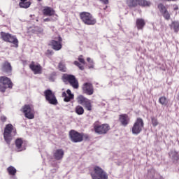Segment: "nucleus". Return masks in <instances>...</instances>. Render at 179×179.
I'll return each instance as SVG.
<instances>
[{"instance_id":"nucleus-1","label":"nucleus","mask_w":179,"mask_h":179,"mask_svg":"<svg viewBox=\"0 0 179 179\" xmlns=\"http://www.w3.org/2000/svg\"><path fill=\"white\" fill-rule=\"evenodd\" d=\"M16 136V128L12 125V124H8L6 125L3 133V138L8 145H10L13 136Z\"/></svg>"},{"instance_id":"nucleus-2","label":"nucleus","mask_w":179,"mask_h":179,"mask_svg":"<svg viewBox=\"0 0 179 179\" xmlns=\"http://www.w3.org/2000/svg\"><path fill=\"white\" fill-rule=\"evenodd\" d=\"M91 177L92 179H108V173L103 168L94 166L91 173Z\"/></svg>"},{"instance_id":"nucleus-3","label":"nucleus","mask_w":179,"mask_h":179,"mask_svg":"<svg viewBox=\"0 0 179 179\" xmlns=\"http://www.w3.org/2000/svg\"><path fill=\"white\" fill-rule=\"evenodd\" d=\"M80 17L85 24L87 26H94L97 23L96 18L88 12H82L80 13Z\"/></svg>"},{"instance_id":"nucleus-4","label":"nucleus","mask_w":179,"mask_h":179,"mask_svg":"<svg viewBox=\"0 0 179 179\" xmlns=\"http://www.w3.org/2000/svg\"><path fill=\"white\" fill-rule=\"evenodd\" d=\"M93 127L95 134H97L98 135H106V134H107L108 131L111 129L108 124H100L99 122H95L93 124Z\"/></svg>"},{"instance_id":"nucleus-5","label":"nucleus","mask_w":179,"mask_h":179,"mask_svg":"<svg viewBox=\"0 0 179 179\" xmlns=\"http://www.w3.org/2000/svg\"><path fill=\"white\" fill-rule=\"evenodd\" d=\"M0 83L3 85V86L0 85V92H2V93H5L6 89H12L13 87V83H12V81L8 77H0Z\"/></svg>"},{"instance_id":"nucleus-6","label":"nucleus","mask_w":179,"mask_h":179,"mask_svg":"<svg viewBox=\"0 0 179 179\" xmlns=\"http://www.w3.org/2000/svg\"><path fill=\"white\" fill-rule=\"evenodd\" d=\"M1 36L3 41H6L7 43H11L12 44L15 45V47H19V41H17L16 36L5 32H1Z\"/></svg>"},{"instance_id":"nucleus-7","label":"nucleus","mask_w":179,"mask_h":179,"mask_svg":"<svg viewBox=\"0 0 179 179\" xmlns=\"http://www.w3.org/2000/svg\"><path fill=\"white\" fill-rule=\"evenodd\" d=\"M62 79L64 82H69L73 89H78L79 83L76 80V78H75V76L64 74L62 76Z\"/></svg>"},{"instance_id":"nucleus-8","label":"nucleus","mask_w":179,"mask_h":179,"mask_svg":"<svg viewBox=\"0 0 179 179\" xmlns=\"http://www.w3.org/2000/svg\"><path fill=\"white\" fill-rule=\"evenodd\" d=\"M22 113L28 120H33L34 118L35 112L33 105L27 104L24 106L22 107Z\"/></svg>"},{"instance_id":"nucleus-9","label":"nucleus","mask_w":179,"mask_h":179,"mask_svg":"<svg viewBox=\"0 0 179 179\" xmlns=\"http://www.w3.org/2000/svg\"><path fill=\"white\" fill-rule=\"evenodd\" d=\"M44 94L47 101H48L50 104H52L53 106H57L58 104V101L55 97V94L52 93L51 90H45L44 92Z\"/></svg>"},{"instance_id":"nucleus-10","label":"nucleus","mask_w":179,"mask_h":179,"mask_svg":"<svg viewBox=\"0 0 179 179\" xmlns=\"http://www.w3.org/2000/svg\"><path fill=\"white\" fill-rule=\"evenodd\" d=\"M26 146H27V143L22 138H17L15 140V150L17 152H23L26 150Z\"/></svg>"},{"instance_id":"nucleus-11","label":"nucleus","mask_w":179,"mask_h":179,"mask_svg":"<svg viewBox=\"0 0 179 179\" xmlns=\"http://www.w3.org/2000/svg\"><path fill=\"white\" fill-rule=\"evenodd\" d=\"M82 90L83 93L87 94L88 96H92L94 93V88L93 85L90 83H85L83 85Z\"/></svg>"},{"instance_id":"nucleus-12","label":"nucleus","mask_w":179,"mask_h":179,"mask_svg":"<svg viewBox=\"0 0 179 179\" xmlns=\"http://www.w3.org/2000/svg\"><path fill=\"white\" fill-rule=\"evenodd\" d=\"M71 140L72 142L78 143L83 141V136L80 133H78L75 130H71L69 133Z\"/></svg>"},{"instance_id":"nucleus-13","label":"nucleus","mask_w":179,"mask_h":179,"mask_svg":"<svg viewBox=\"0 0 179 179\" xmlns=\"http://www.w3.org/2000/svg\"><path fill=\"white\" fill-rule=\"evenodd\" d=\"M62 38L58 36L57 38H55L51 41V45L53 50L55 51H59L62 48Z\"/></svg>"},{"instance_id":"nucleus-14","label":"nucleus","mask_w":179,"mask_h":179,"mask_svg":"<svg viewBox=\"0 0 179 179\" xmlns=\"http://www.w3.org/2000/svg\"><path fill=\"white\" fill-rule=\"evenodd\" d=\"M157 8L160 12V13L164 16L166 20H170V13L167 10V8L163 3H159L157 6Z\"/></svg>"},{"instance_id":"nucleus-15","label":"nucleus","mask_w":179,"mask_h":179,"mask_svg":"<svg viewBox=\"0 0 179 179\" xmlns=\"http://www.w3.org/2000/svg\"><path fill=\"white\" fill-rule=\"evenodd\" d=\"M144 125L143 120L141 117L137 118L135 122V135H138L142 132Z\"/></svg>"},{"instance_id":"nucleus-16","label":"nucleus","mask_w":179,"mask_h":179,"mask_svg":"<svg viewBox=\"0 0 179 179\" xmlns=\"http://www.w3.org/2000/svg\"><path fill=\"white\" fill-rule=\"evenodd\" d=\"M30 69L33 71L35 75H38L41 73L42 68L41 66L38 64L34 63V62H32L29 65Z\"/></svg>"},{"instance_id":"nucleus-17","label":"nucleus","mask_w":179,"mask_h":179,"mask_svg":"<svg viewBox=\"0 0 179 179\" xmlns=\"http://www.w3.org/2000/svg\"><path fill=\"white\" fill-rule=\"evenodd\" d=\"M148 177L152 179H163V177L159 176V173L153 169H150L148 171Z\"/></svg>"},{"instance_id":"nucleus-18","label":"nucleus","mask_w":179,"mask_h":179,"mask_svg":"<svg viewBox=\"0 0 179 179\" xmlns=\"http://www.w3.org/2000/svg\"><path fill=\"white\" fill-rule=\"evenodd\" d=\"M64 150L57 149L53 153V157L55 159V160H62V159H64Z\"/></svg>"},{"instance_id":"nucleus-19","label":"nucleus","mask_w":179,"mask_h":179,"mask_svg":"<svg viewBox=\"0 0 179 179\" xmlns=\"http://www.w3.org/2000/svg\"><path fill=\"white\" fill-rule=\"evenodd\" d=\"M169 156L171 159L172 162H173V163H177V162L179 161V153L176 150H171L169 152Z\"/></svg>"},{"instance_id":"nucleus-20","label":"nucleus","mask_w":179,"mask_h":179,"mask_svg":"<svg viewBox=\"0 0 179 179\" xmlns=\"http://www.w3.org/2000/svg\"><path fill=\"white\" fill-rule=\"evenodd\" d=\"M136 5H139L143 8H150L152 5V2L146 0H135Z\"/></svg>"},{"instance_id":"nucleus-21","label":"nucleus","mask_w":179,"mask_h":179,"mask_svg":"<svg viewBox=\"0 0 179 179\" xmlns=\"http://www.w3.org/2000/svg\"><path fill=\"white\" fill-rule=\"evenodd\" d=\"M43 13L45 16H54L55 15V10L51 7H45Z\"/></svg>"},{"instance_id":"nucleus-22","label":"nucleus","mask_w":179,"mask_h":179,"mask_svg":"<svg viewBox=\"0 0 179 179\" xmlns=\"http://www.w3.org/2000/svg\"><path fill=\"white\" fill-rule=\"evenodd\" d=\"M146 24V22H145L144 19H137L136 20V27L138 30H143V27H145V25Z\"/></svg>"},{"instance_id":"nucleus-23","label":"nucleus","mask_w":179,"mask_h":179,"mask_svg":"<svg viewBox=\"0 0 179 179\" xmlns=\"http://www.w3.org/2000/svg\"><path fill=\"white\" fill-rule=\"evenodd\" d=\"M3 71L7 73L12 72V66L10 65V63L6 62L3 65Z\"/></svg>"},{"instance_id":"nucleus-24","label":"nucleus","mask_w":179,"mask_h":179,"mask_svg":"<svg viewBox=\"0 0 179 179\" xmlns=\"http://www.w3.org/2000/svg\"><path fill=\"white\" fill-rule=\"evenodd\" d=\"M120 121L122 125H124V127L125 125H128V121H129L128 116L127 115H121L120 116Z\"/></svg>"},{"instance_id":"nucleus-25","label":"nucleus","mask_w":179,"mask_h":179,"mask_svg":"<svg viewBox=\"0 0 179 179\" xmlns=\"http://www.w3.org/2000/svg\"><path fill=\"white\" fill-rule=\"evenodd\" d=\"M171 29L174 30L175 33H178L179 31V22L178 21H173L170 24Z\"/></svg>"},{"instance_id":"nucleus-26","label":"nucleus","mask_w":179,"mask_h":179,"mask_svg":"<svg viewBox=\"0 0 179 179\" xmlns=\"http://www.w3.org/2000/svg\"><path fill=\"white\" fill-rule=\"evenodd\" d=\"M76 100L78 104L83 106L88 99L87 98L83 96V95H78L76 98Z\"/></svg>"},{"instance_id":"nucleus-27","label":"nucleus","mask_w":179,"mask_h":179,"mask_svg":"<svg viewBox=\"0 0 179 179\" xmlns=\"http://www.w3.org/2000/svg\"><path fill=\"white\" fill-rule=\"evenodd\" d=\"M75 111L78 115H82L83 113H85V110L83 109V107L80 106H78L75 108Z\"/></svg>"},{"instance_id":"nucleus-28","label":"nucleus","mask_w":179,"mask_h":179,"mask_svg":"<svg viewBox=\"0 0 179 179\" xmlns=\"http://www.w3.org/2000/svg\"><path fill=\"white\" fill-rule=\"evenodd\" d=\"M83 106H84L88 111H92V103L90 102V100L87 99Z\"/></svg>"},{"instance_id":"nucleus-29","label":"nucleus","mask_w":179,"mask_h":179,"mask_svg":"<svg viewBox=\"0 0 179 179\" xmlns=\"http://www.w3.org/2000/svg\"><path fill=\"white\" fill-rule=\"evenodd\" d=\"M7 171L10 176H15L16 174V169L12 166H9Z\"/></svg>"},{"instance_id":"nucleus-30","label":"nucleus","mask_w":179,"mask_h":179,"mask_svg":"<svg viewBox=\"0 0 179 179\" xmlns=\"http://www.w3.org/2000/svg\"><path fill=\"white\" fill-rule=\"evenodd\" d=\"M159 103L162 104V106H167L169 102L167 101V98H166V96H161L159 99Z\"/></svg>"},{"instance_id":"nucleus-31","label":"nucleus","mask_w":179,"mask_h":179,"mask_svg":"<svg viewBox=\"0 0 179 179\" xmlns=\"http://www.w3.org/2000/svg\"><path fill=\"white\" fill-rule=\"evenodd\" d=\"M20 8H24V9H27V8L30 7V2H29V1L20 2Z\"/></svg>"},{"instance_id":"nucleus-32","label":"nucleus","mask_w":179,"mask_h":179,"mask_svg":"<svg viewBox=\"0 0 179 179\" xmlns=\"http://www.w3.org/2000/svg\"><path fill=\"white\" fill-rule=\"evenodd\" d=\"M59 70L61 71V72H66V67L65 66V64L60 62L59 64Z\"/></svg>"},{"instance_id":"nucleus-33","label":"nucleus","mask_w":179,"mask_h":179,"mask_svg":"<svg viewBox=\"0 0 179 179\" xmlns=\"http://www.w3.org/2000/svg\"><path fill=\"white\" fill-rule=\"evenodd\" d=\"M151 122L152 124V127H157L159 125V122L157 121V118L155 117H151Z\"/></svg>"},{"instance_id":"nucleus-34","label":"nucleus","mask_w":179,"mask_h":179,"mask_svg":"<svg viewBox=\"0 0 179 179\" xmlns=\"http://www.w3.org/2000/svg\"><path fill=\"white\" fill-rule=\"evenodd\" d=\"M127 4L129 8H134L135 6V0H127Z\"/></svg>"},{"instance_id":"nucleus-35","label":"nucleus","mask_w":179,"mask_h":179,"mask_svg":"<svg viewBox=\"0 0 179 179\" xmlns=\"http://www.w3.org/2000/svg\"><path fill=\"white\" fill-rule=\"evenodd\" d=\"M34 33H36L37 34H41V33L43 32V28H40L38 27H35L34 28Z\"/></svg>"},{"instance_id":"nucleus-36","label":"nucleus","mask_w":179,"mask_h":179,"mask_svg":"<svg viewBox=\"0 0 179 179\" xmlns=\"http://www.w3.org/2000/svg\"><path fill=\"white\" fill-rule=\"evenodd\" d=\"M72 99H73V95H71V96L64 97V101H66V103H68V102L71 101V100H72Z\"/></svg>"},{"instance_id":"nucleus-37","label":"nucleus","mask_w":179,"mask_h":179,"mask_svg":"<svg viewBox=\"0 0 179 179\" xmlns=\"http://www.w3.org/2000/svg\"><path fill=\"white\" fill-rule=\"evenodd\" d=\"M74 65H76V66H78V68L81 71H83V69H84L83 66H81V64L78 61L74 62Z\"/></svg>"},{"instance_id":"nucleus-38","label":"nucleus","mask_w":179,"mask_h":179,"mask_svg":"<svg viewBox=\"0 0 179 179\" xmlns=\"http://www.w3.org/2000/svg\"><path fill=\"white\" fill-rule=\"evenodd\" d=\"M87 62H90V64H91L90 66H89V69H90V68H93V60H92L90 57H87Z\"/></svg>"},{"instance_id":"nucleus-39","label":"nucleus","mask_w":179,"mask_h":179,"mask_svg":"<svg viewBox=\"0 0 179 179\" xmlns=\"http://www.w3.org/2000/svg\"><path fill=\"white\" fill-rule=\"evenodd\" d=\"M52 20H57V17L55 18H45L43 20V22H51Z\"/></svg>"},{"instance_id":"nucleus-40","label":"nucleus","mask_w":179,"mask_h":179,"mask_svg":"<svg viewBox=\"0 0 179 179\" xmlns=\"http://www.w3.org/2000/svg\"><path fill=\"white\" fill-rule=\"evenodd\" d=\"M83 56H80L78 57V61L81 63V64H85V59L82 57Z\"/></svg>"},{"instance_id":"nucleus-41","label":"nucleus","mask_w":179,"mask_h":179,"mask_svg":"<svg viewBox=\"0 0 179 179\" xmlns=\"http://www.w3.org/2000/svg\"><path fill=\"white\" fill-rule=\"evenodd\" d=\"M1 120L2 121V122H5L6 121V116L3 115L1 117Z\"/></svg>"},{"instance_id":"nucleus-42","label":"nucleus","mask_w":179,"mask_h":179,"mask_svg":"<svg viewBox=\"0 0 179 179\" xmlns=\"http://www.w3.org/2000/svg\"><path fill=\"white\" fill-rule=\"evenodd\" d=\"M102 3H104L105 5H107L108 3V0H99Z\"/></svg>"},{"instance_id":"nucleus-43","label":"nucleus","mask_w":179,"mask_h":179,"mask_svg":"<svg viewBox=\"0 0 179 179\" xmlns=\"http://www.w3.org/2000/svg\"><path fill=\"white\" fill-rule=\"evenodd\" d=\"M66 93L69 96H73V94H71V90H67Z\"/></svg>"},{"instance_id":"nucleus-44","label":"nucleus","mask_w":179,"mask_h":179,"mask_svg":"<svg viewBox=\"0 0 179 179\" xmlns=\"http://www.w3.org/2000/svg\"><path fill=\"white\" fill-rule=\"evenodd\" d=\"M132 132H133V134H135V124H134V126H133Z\"/></svg>"},{"instance_id":"nucleus-45","label":"nucleus","mask_w":179,"mask_h":179,"mask_svg":"<svg viewBox=\"0 0 179 179\" xmlns=\"http://www.w3.org/2000/svg\"><path fill=\"white\" fill-rule=\"evenodd\" d=\"M62 96H63V97H66V92H63L62 93Z\"/></svg>"},{"instance_id":"nucleus-46","label":"nucleus","mask_w":179,"mask_h":179,"mask_svg":"<svg viewBox=\"0 0 179 179\" xmlns=\"http://www.w3.org/2000/svg\"><path fill=\"white\" fill-rule=\"evenodd\" d=\"M173 9H174V10H178V6H176V7H174V8H173Z\"/></svg>"},{"instance_id":"nucleus-47","label":"nucleus","mask_w":179,"mask_h":179,"mask_svg":"<svg viewBox=\"0 0 179 179\" xmlns=\"http://www.w3.org/2000/svg\"><path fill=\"white\" fill-rule=\"evenodd\" d=\"M21 1V2H26V1H27V0H20Z\"/></svg>"},{"instance_id":"nucleus-48","label":"nucleus","mask_w":179,"mask_h":179,"mask_svg":"<svg viewBox=\"0 0 179 179\" xmlns=\"http://www.w3.org/2000/svg\"><path fill=\"white\" fill-rule=\"evenodd\" d=\"M33 16H34V15H30L31 17H33Z\"/></svg>"},{"instance_id":"nucleus-49","label":"nucleus","mask_w":179,"mask_h":179,"mask_svg":"<svg viewBox=\"0 0 179 179\" xmlns=\"http://www.w3.org/2000/svg\"><path fill=\"white\" fill-rule=\"evenodd\" d=\"M38 1H41V0H38Z\"/></svg>"}]
</instances>
